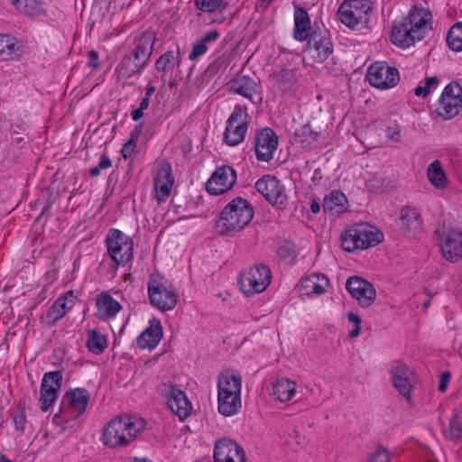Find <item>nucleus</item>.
I'll list each match as a JSON object with an SVG mask.
<instances>
[{"label": "nucleus", "mask_w": 462, "mask_h": 462, "mask_svg": "<svg viewBox=\"0 0 462 462\" xmlns=\"http://www.w3.org/2000/svg\"><path fill=\"white\" fill-rule=\"evenodd\" d=\"M296 392V383L287 378L277 379L273 385L272 395L281 402H289Z\"/></svg>", "instance_id": "obj_33"}, {"label": "nucleus", "mask_w": 462, "mask_h": 462, "mask_svg": "<svg viewBox=\"0 0 462 462\" xmlns=\"http://www.w3.org/2000/svg\"><path fill=\"white\" fill-rule=\"evenodd\" d=\"M71 310V304L67 305L66 299H58L48 310L45 315V322L48 326H53Z\"/></svg>", "instance_id": "obj_36"}, {"label": "nucleus", "mask_w": 462, "mask_h": 462, "mask_svg": "<svg viewBox=\"0 0 462 462\" xmlns=\"http://www.w3.org/2000/svg\"><path fill=\"white\" fill-rule=\"evenodd\" d=\"M156 42V34L152 31H145L138 35L133 42V48L127 52L148 64Z\"/></svg>", "instance_id": "obj_26"}, {"label": "nucleus", "mask_w": 462, "mask_h": 462, "mask_svg": "<svg viewBox=\"0 0 462 462\" xmlns=\"http://www.w3.org/2000/svg\"><path fill=\"white\" fill-rule=\"evenodd\" d=\"M361 333V326H355V328L349 332V337L355 338Z\"/></svg>", "instance_id": "obj_61"}, {"label": "nucleus", "mask_w": 462, "mask_h": 462, "mask_svg": "<svg viewBox=\"0 0 462 462\" xmlns=\"http://www.w3.org/2000/svg\"><path fill=\"white\" fill-rule=\"evenodd\" d=\"M277 254L283 260H293L296 258L295 245L291 243L285 242L279 246Z\"/></svg>", "instance_id": "obj_48"}, {"label": "nucleus", "mask_w": 462, "mask_h": 462, "mask_svg": "<svg viewBox=\"0 0 462 462\" xmlns=\"http://www.w3.org/2000/svg\"><path fill=\"white\" fill-rule=\"evenodd\" d=\"M88 66L94 69H97L99 67L98 53L92 50L88 52Z\"/></svg>", "instance_id": "obj_56"}, {"label": "nucleus", "mask_w": 462, "mask_h": 462, "mask_svg": "<svg viewBox=\"0 0 462 462\" xmlns=\"http://www.w3.org/2000/svg\"><path fill=\"white\" fill-rule=\"evenodd\" d=\"M448 46L454 51H462V23H457L447 35Z\"/></svg>", "instance_id": "obj_42"}, {"label": "nucleus", "mask_w": 462, "mask_h": 462, "mask_svg": "<svg viewBox=\"0 0 462 462\" xmlns=\"http://www.w3.org/2000/svg\"><path fill=\"white\" fill-rule=\"evenodd\" d=\"M112 166L110 158L106 154L100 155V161L97 167H93L89 170V174L92 177H97L100 174L101 170L108 169Z\"/></svg>", "instance_id": "obj_52"}, {"label": "nucleus", "mask_w": 462, "mask_h": 462, "mask_svg": "<svg viewBox=\"0 0 462 462\" xmlns=\"http://www.w3.org/2000/svg\"><path fill=\"white\" fill-rule=\"evenodd\" d=\"M87 346L90 352L99 355L107 346L106 337L97 329L89 330L88 332Z\"/></svg>", "instance_id": "obj_41"}, {"label": "nucleus", "mask_w": 462, "mask_h": 462, "mask_svg": "<svg viewBox=\"0 0 462 462\" xmlns=\"http://www.w3.org/2000/svg\"><path fill=\"white\" fill-rule=\"evenodd\" d=\"M26 15L30 16H37L42 12V4L34 0L26 1V5H23V8L20 9Z\"/></svg>", "instance_id": "obj_49"}, {"label": "nucleus", "mask_w": 462, "mask_h": 462, "mask_svg": "<svg viewBox=\"0 0 462 462\" xmlns=\"http://www.w3.org/2000/svg\"><path fill=\"white\" fill-rule=\"evenodd\" d=\"M427 175L429 180L436 189L447 187L448 180L439 161L436 160L429 165Z\"/></svg>", "instance_id": "obj_38"}, {"label": "nucleus", "mask_w": 462, "mask_h": 462, "mask_svg": "<svg viewBox=\"0 0 462 462\" xmlns=\"http://www.w3.org/2000/svg\"><path fill=\"white\" fill-rule=\"evenodd\" d=\"M319 133L314 131L309 124L297 129L294 134L295 143H300L303 149H310L317 142Z\"/></svg>", "instance_id": "obj_37"}, {"label": "nucleus", "mask_w": 462, "mask_h": 462, "mask_svg": "<svg viewBox=\"0 0 462 462\" xmlns=\"http://www.w3.org/2000/svg\"><path fill=\"white\" fill-rule=\"evenodd\" d=\"M219 37V32L217 30H212L207 32L199 42L193 44L191 52L189 55L190 60H195L199 57L205 54L208 51V44L215 42Z\"/></svg>", "instance_id": "obj_39"}, {"label": "nucleus", "mask_w": 462, "mask_h": 462, "mask_svg": "<svg viewBox=\"0 0 462 462\" xmlns=\"http://www.w3.org/2000/svg\"><path fill=\"white\" fill-rule=\"evenodd\" d=\"M214 462H246L243 448L230 439H222L216 442Z\"/></svg>", "instance_id": "obj_21"}, {"label": "nucleus", "mask_w": 462, "mask_h": 462, "mask_svg": "<svg viewBox=\"0 0 462 462\" xmlns=\"http://www.w3.org/2000/svg\"><path fill=\"white\" fill-rule=\"evenodd\" d=\"M389 184L390 180L380 176H374L367 180L366 187L369 190L374 192H383Z\"/></svg>", "instance_id": "obj_46"}, {"label": "nucleus", "mask_w": 462, "mask_h": 462, "mask_svg": "<svg viewBox=\"0 0 462 462\" xmlns=\"http://www.w3.org/2000/svg\"><path fill=\"white\" fill-rule=\"evenodd\" d=\"M277 147L278 136L273 129L265 127L255 134L254 151L258 161H271Z\"/></svg>", "instance_id": "obj_20"}, {"label": "nucleus", "mask_w": 462, "mask_h": 462, "mask_svg": "<svg viewBox=\"0 0 462 462\" xmlns=\"http://www.w3.org/2000/svg\"><path fill=\"white\" fill-rule=\"evenodd\" d=\"M90 395L84 388H76L67 392L61 401V411L72 418L82 416L88 407Z\"/></svg>", "instance_id": "obj_15"}, {"label": "nucleus", "mask_w": 462, "mask_h": 462, "mask_svg": "<svg viewBox=\"0 0 462 462\" xmlns=\"http://www.w3.org/2000/svg\"><path fill=\"white\" fill-rule=\"evenodd\" d=\"M387 132H388V137L391 140H393V141H396V142L399 140V135H400V131L399 130L388 128Z\"/></svg>", "instance_id": "obj_59"}, {"label": "nucleus", "mask_w": 462, "mask_h": 462, "mask_svg": "<svg viewBox=\"0 0 462 462\" xmlns=\"http://www.w3.org/2000/svg\"><path fill=\"white\" fill-rule=\"evenodd\" d=\"M242 378L233 371L221 373L217 380L218 411L226 417L233 416L241 409Z\"/></svg>", "instance_id": "obj_4"}, {"label": "nucleus", "mask_w": 462, "mask_h": 462, "mask_svg": "<svg viewBox=\"0 0 462 462\" xmlns=\"http://www.w3.org/2000/svg\"><path fill=\"white\" fill-rule=\"evenodd\" d=\"M97 317L102 320L114 318L121 310V304L109 292L104 291L97 295L96 300Z\"/></svg>", "instance_id": "obj_28"}, {"label": "nucleus", "mask_w": 462, "mask_h": 462, "mask_svg": "<svg viewBox=\"0 0 462 462\" xmlns=\"http://www.w3.org/2000/svg\"><path fill=\"white\" fill-rule=\"evenodd\" d=\"M308 12L300 7H295L293 37L299 42H304L310 37L312 32Z\"/></svg>", "instance_id": "obj_31"}, {"label": "nucleus", "mask_w": 462, "mask_h": 462, "mask_svg": "<svg viewBox=\"0 0 462 462\" xmlns=\"http://www.w3.org/2000/svg\"><path fill=\"white\" fill-rule=\"evenodd\" d=\"M236 181V171L231 166L224 165L213 172L206 183V189L211 195H221L229 190Z\"/></svg>", "instance_id": "obj_18"}, {"label": "nucleus", "mask_w": 462, "mask_h": 462, "mask_svg": "<svg viewBox=\"0 0 462 462\" xmlns=\"http://www.w3.org/2000/svg\"><path fill=\"white\" fill-rule=\"evenodd\" d=\"M59 299H66L67 305L71 304V309L73 308L75 304V300L77 297L74 295L73 291H67L62 297H60Z\"/></svg>", "instance_id": "obj_57"}, {"label": "nucleus", "mask_w": 462, "mask_h": 462, "mask_svg": "<svg viewBox=\"0 0 462 462\" xmlns=\"http://www.w3.org/2000/svg\"><path fill=\"white\" fill-rule=\"evenodd\" d=\"M249 116L246 107L236 106L233 113L227 120L224 133V141L229 146H235L242 143L248 129Z\"/></svg>", "instance_id": "obj_10"}, {"label": "nucleus", "mask_w": 462, "mask_h": 462, "mask_svg": "<svg viewBox=\"0 0 462 462\" xmlns=\"http://www.w3.org/2000/svg\"><path fill=\"white\" fill-rule=\"evenodd\" d=\"M333 43L326 30H315L309 38L307 54L317 62H324L333 54Z\"/></svg>", "instance_id": "obj_13"}, {"label": "nucleus", "mask_w": 462, "mask_h": 462, "mask_svg": "<svg viewBox=\"0 0 462 462\" xmlns=\"http://www.w3.org/2000/svg\"><path fill=\"white\" fill-rule=\"evenodd\" d=\"M347 319L349 322H352L355 324V326H361L362 319L356 313L350 312L347 314Z\"/></svg>", "instance_id": "obj_58"}, {"label": "nucleus", "mask_w": 462, "mask_h": 462, "mask_svg": "<svg viewBox=\"0 0 462 462\" xmlns=\"http://www.w3.org/2000/svg\"><path fill=\"white\" fill-rule=\"evenodd\" d=\"M106 244L108 254L116 265L125 264L132 260L133 241L120 230H110Z\"/></svg>", "instance_id": "obj_9"}, {"label": "nucleus", "mask_w": 462, "mask_h": 462, "mask_svg": "<svg viewBox=\"0 0 462 462\" xmlns=\"http://www.w3.org/2000/svg\"><path fill=\"white\" fill-rule=\"evenodd\" d=\"M450 377H451V374L449 372H444L441 374L440 382L439 384V392L443 393L447 390Z\"/></svg>", "instance_id": "obj_55"}, {"label": "nucleus", "mask_w": 462, "mask_h": 462, "mask_svg": "<svg viewBox=\"0 0 462 462\" xmlns=\"http://www.w3.org/2000/svg\"><path fill=\"white\" fill-rule=\"evenodd\" d=\"M400 220L402 229L408 236H416L422 231V219L420 214L414 208H402Z\"/></svg>", "instance_id": "obj_27"}, {"label": "nucleus", "mask_w": 462, "mask_h": 462, "mask_svg": "<svg viewBox=\"0 0 462 462\" xmlns=\"http://www.w3.org/2000/svg\"><path fill=\"white\" fill-rule=\"evenodd\" d=\"M446 436L454 441H457L462 438V411H454Z\"/></svg>", "instance_id": "obj_43"}, {"label": "nucleus", "mask_w": 462, "mask_h": 462, "mask_svg": "<svg viewBox=\"0 0 462 462\" xmlns=\"http://www.w3.org/2000/svg\"><path fill=\"white\" fill-rule=\"evenodd\" d=\"M346 289L363 308L371 306L376 297L374 285L359 276L349 277L346 282Z\"/></svg>", "instance_id": "obj_19"}, {"label": "nucleus", "mask_w": 462, "mask_h": 462, "mask_svg": "<svg viewBox=\"0 0 462 462\" xmlns=\"http://www.w3.org/2000/svg\"><path fill=\"white\" fill-rule=\"evenodd\" d=\"M271 281L270 268L263 263H257L240 277L239 283L243 293L249 297L265 291Z\"/></svg>", "instance_id": "obj_8"}, {"label": "nucleus", "mask_w": 462, "mask_h": 462, "mask_svg": "<svg viewBox=\"0 0 462 462\" xmlns=\"http://www.w3.org/2000/svg\"><path fill=\"white\" fill-rule=\"evenodd\" d=\"M227 66L226 60L223 58H218L214 60L208 68V70L210 73H217L222 68H226Z\"/></svg>", "instance_id": "obj_54"}, {"label": "nucleus", "mask_w": 462, "mask_h": 462, "mask_svg": "<svg viewBox=\"0 0 462 462\" xmlns=\"http://www.w3.org/2000/svg\"><path fill=\"white\" fill-rule=\"evenodd\" d=\"M143 419L136 417H115L104 427L101 441L109 448L126 447L145 429Z\"/></svg>", "instance_id": "obj_2"}, {"label": "nucleus", "mask_w": 462, "mask_h": 462, "mask_svg": "<svg viewBox=\"0 0 462 462\" xmlns=\"http://www.w3.org/2000/svg\"><path fill=\"white\" fill-rule=\"evenodd\" d=\"M230 90L253 100V96L256 93V83L250 77L242 76L231 82Z\"/></svg>", "instance_id": "obj_35"}, {"label": "nucleus", "mask_w": 462, "mask_h": 462, "mask_svg": "<svg viewBox=\"0 0 462 462\" xmlns=\"http://www.w3.org/2000/svg\"><path fill=\"white\" fill-rule=\"evenodd\" d=\"M162 393L167 398V404L171 411L180 420L188 418L191 412L192 406L185 393L171 383H162Z\"/></svg>", "instance_id": "obj_16"}, {"label": "nucleus", "mask_w": 462, "mask_h": 462, "mask_svg": "<svg viewBox=\"0 0 462 462\" xmlns=\"http://www.w3.org/2000/svg\"><path fill=\"white\" fill-rule=\"evenodd\" d=\"M441 251L445 259L449 262L462 259V231L452 229L443 236Z\"/></svg>", "instance_id": "obj_25"}, {"label": "nucleus", "mask_w": 462, "mask_h": 462, "mask_svg": "<svg viewBox=\"0 0 462 462\" xmlns=\"http://www.w3.org/2000/svg\"><path fill=\"white\" fill-rule=\"evenodd\" d=\"M439 84V80L437 77L426 78L424 85L418 86L415 88L414 93L417 97L425 98L429 96L431 89L436 88Z\"/></svg>", "instance_id": "obj_45"}, {"label": "nucleus", "mask_w": 462, "mask_h": 462, "mask_svg": "<svg viewBox=\"0 0 462 462\" xmlns=\"http://www.w3.org/2000/svg\"><path fill=\"white\" fill-rule=\"evenodd\" d=\"M156 88L154 86H148L146 88L145 97L150 99V97L154 94Z\"/></svg>", "instance_id": "obj_63"}, {"label": "nucleus", "mask_w": 462, "mask_h": 462, "mask_svg": "<svg viewBox=\"0 0 462 462\" xmlns=\"http://www.w3.org/2000/svg\"><path fill=\"white\" fill-rule=\"evenodd\" d=\"M328 285L329 280L326 275L312 273L301 280L300 289L308 296L320 295L325 291Z\"/></svg>", "instance_id": "obj_30"}, {"label": "nucleus", "mask_w": 462, "mask_h": 462, "mask_svg": "<svg viewBox=\"0 0 462 462\" xmlns=\"http://www.w3.org/2000/svg\"><path fill=\"white\" fill-rule=\"evenodd\" d=\"M273 79L277 88L284 93L292 91L295 88L296 76L291 69H282L273 75Z\"/></svg>", "instance_id": "obj_40"}, {"label": "nucleus", "mask_w": 462, "mask_h": 462, "mask_svg": "<svg viewBox=\"0 0 462 462\" xmlns=\"http://www.w3.org/2000/svg\"><path fill=\"white\" fill-rule=\"evenodd\" d=\"M143 116V110L137 108L132 112V118L134 121H138Z\"/></svg>", "instance_id": "obj_60"}, {"label": "nucleus", "mask_w": 462, "mask_h": 462, "mask_svg": "<svg viewBox=\"0 0 462 462\" xmlns=\"http://www.w3.org/2000/svg\"><path fill=\"white\" fill-rule=\"evenodd\" d=\"M432 29V14L425 7L413 6L408 15L392 27L391 41L402 48L412 46Z\"/></svg>", "instance_id": "obj_1"}, {"label": "nucleus", "mask_w": 462, "mask_h": 462, "mask_svg": "<svg viewBox=\"0 0 462 462\" xmlns=\"http://www.w3.org/2000/svg\"><path fill=\"white\" fill-rule=\"evenodd\" d=\"M23 54V46L9 34L0 35V57L5 60H16Z\"/></svg>", "instance_id": "obj_32"}, {"label": "nucleus", "mask_w": 462, "mask_h": 462, "mask_svg": "<svg viewBox=\"0 0 462 462\" xmlns=\"http://www.w3.org/2000/svg\"><path fill=\"white\" fill-rule=\"evenodd\" d=\"M254 215V207L246 199L236 197L221 211L217 227L221 235L233 236L243 230Z\"/></svg>", "instance_id": "obj_3"}, {"label": "nucleus", "mask_w": 462, "mask_h": 462, "mask_svg": "<svg viewBox=\"0 0 462 462\" xmlns=\"http://www.w3.org/2000/svg\"><path fill=\"white\" fill-rule=\"evenodd\" d=\"M224 0H194L196 7L205 13H213L217 11L223 4Z\"/></svg>", "instance_id": "obj_47"}, {"label": "nucleus", "mask_w": 462, "mask_h": 462, "mask_svg": "<svg viewBox=\"0 0 462 462\" xmlns=\"http://www.w3.org/2000/svg\"><path fill=\"white\" fill-rule=\"evenodd\" d=\"M310 209L314 214L319 213L320 210V206L317 201H313L310 205Z\"/></svg>", "instance_id": "obj_64"}, {"label": "nucleus", "mask_w": 462, "mask_h": 462, "mask_svg": "<svg viewBox=\"0 0 462 462\" xmlns=\"http://www.w3.org/2000/svg\"><path fill=\"white\" fill-rule=\"evenodd\" d=\"M173 183L171 164L168 162H162L154 178L155 199L158 202L165 201L169 198Z\"/></svg>", "instance_id": "obj_24"}, {"label": "nucleus", "mask_w": 462, "mask_h": 462, "mask_svg": "<svg viewBox=\"0 0 462 462\" xmlns=\"http://www.w3.org/2000/svg\"><path fill=\"white\" fill-rule=\"evenodd\" d=\"M148 294L151 303L162 311L171 310L177 304V293L171 285L159 275L150 276Z\"/></svg>", "instance_id": "obj_7"}, {"label": "nucleus", "mask_w": 462, "mask_h": 462, "mask_svg": "<svg viewBox=\"0 0 462 462\" xmlns=\"http://www.w3.org/2000/svg\"><path fill=\"white\" fill-rule=\"evenodd\" d=\"M393 383L400 394L411 401V392L413 388V372L402 362H397L392 370Z\"/></svg>", "instance_id": "obj_23"}, {"label": "nucleus", "mask_w": 462, "mask_h": 462, "mask_svg": "<svg viewBox=\"0 0 462 462\" xmlns=\"http://www.w3.org/2000/svg\"><path fill=\"white\" fill-rule=\"evenodd\" d=\"M382 240L383 234L377 228L358 223L341 235V246L345 251L351 253L377 245Z\"/></svg>", "instance_id": "obj_5"}, {"label": "nucleus", "mask_w": 462, "mask_h": 462, "mask_svg": "<svg viewBox=\"0 0 462 462\" xmlns=\"http://www.w3.org/2000/svg\"><path fill=\"white\" fill-rule=\"evenodd\" d=\"M12 418L15 430L23 433L26 422V416L24 410L21 407V404H19L18 410L12 414Z\"/></svg>", "instance_id": "obj_51"}, {"label": "nucleus", "mask_w": 462, "mask_h": 462, "mask_svg": "<svg viewBox=\"0 0 462 462\" xmlns=\"http://www.w3.org/2000/svg\"><path fill=\"white\" fill-rule=\"evenodd\" d=\"M462 108V87L453 81L448 84L439 100L437 113L444 119H451L457 116Z\"/></svg>", "instance_id": "obj_11"}, {"label": "nucleus", "mask_w": 462, "mask_h": 462, "mask_svg": "<svg viewBox=\"0 0 462 462\" xmlns=\"http://www.w3.org/2000/svg\"><path fill=\"white\" fill-rule=\"evenodd\" d=\"M134 55L126 52L122 57L120 62L116 69V76L118 82H122L123 85H131L130 79L134 76L141 73L143 69L147 66V63L139 60Z\"/></svg>", "instance_id": "obj_22"}, {"label": "nucleus", "mask_w": 462, "mask_h": 462, "mask_svg": "<svg viewBox=\"0 0 462 462\" xmlns=\"http://www.w3.org/2000/svg\"><path fill=\"white\" fill-rule=\"evenodd\" d=\"M149 104H150V99L148 97H143L140 103V106L139 108L141 110H145L149 107Z\"/></svg>", "instance_id": "obj_62"}, {"label": "nucleus", "mask_w": 462, "mask_h": 462, "mask_svg": "<svg viewBox=\"0 0 462 462\" xmlns=\"http://www.w3.org/2000/svg\"><path fill=\"white\" fill-rule=\"evenodd\" d=\"M368 462H390V452L384 448H379Z\"/></svg>", "instance_id": "obj_53"}, {"label": "nucleus", "mask_w": 462, "mask_h": 462, "mask_svg": "<svg viewBox=\"0 0 462 462\" xmlns=\"http://www.w3.org/2000/svg\"><path fill=\"white\" fill-rule=\"evenodd\" d=\"M255 189L272 205L279 208L287 203V195L280 180L271 175H265L255 182Z\"/></svg>", "instance_id": "obj_14"}, {"label": "nucleus", "mask_w": 462, "mask_h": 462, "mask_svg": "<svg viewBox=\"0 0 462 462\" xmlns=\"http://www.w3.org/2000/svg\"><path fill=\"white\" fill-rule=\"evenodd\" d=\"M140 134V130L135 128L131 134V138L125 143L122 148V154L125 158L129 157L134 151L136 142Z\"/></svg>", "instance_id": "obj_50"}, {"label": "nucleus", "mask_w": 462, "mask_h": 462, "mask_svg": "<svg viewBox=\"0 0 462 462\" xmlns=\"http://www.w3.org/2000/svg\"><path fill=\"white\" fill-rule=\"evenodd\" d=\"M366 78L372 86L381 89L393 88L400 81L398 69L385 61H376L371 64Z\"/></svg>", "instance_id": "obj_12"}, {"label": "nucleus", "mask_w": 462, "mask_h": 462, "mask_svg": "<svg viewBox=\"0 0 462 462\" xmlns=\"http://www.w3.org/2000/svg\"><path fill=\"white\" fill-rule=\"evenodd\" d=\"M175 57L172 51H168L161 55L155 61V68L158 71L168 72L174 68Z\"/></svg>", "instance_id": "obj_44"}, {"label": "nucleus", "mask_w": 462, "mask_h": 462, "mask_svg": "<svg viewBox=\"0 0 462 462\" xmlns=\"http://www.w3.org/2000/svg\"><path fill=\"white\" fill-rule=\"evenodd\" d=\"M372 6L367 0H345L337 10L338 20L351 29L366 27Z\"/></svg>", "instance_id": "obj_6"}, {"label": "nucleus", "mask_w": 462, "mask_h": 462, "mask_svg": "<svg viewBox=\"0 0 462 462\" xmlns=\"http://www.w3.org/2000/svg\"><path fill=\"white\" fill-rule=\"evenodd\" d=\"M62 373L53 371L43 375L41 385V410L46 412L57 400L58 393L61 387Z\"/></svg>", "instance_id": "obj_17"}, {"label": "nucleus", "mask_w": 462, "mask_h": 462, "mask_svg": "<svg viewBox=\"0 0 462 462\" xmlns=\"http://www.w3.org/2000/svg\"><path fill=\"white\" fill-rule=\"evenodd\" d=\"M162 337V327L157 319L150 321V326L137 337L140 348H154Z\"/></svg>", "instance_id": "obj_29"}, {"label": "nucleus", "mask_w": 462, "mask_h": 462, "mask_svg": "<svg viewBox=\"0 0 462 462\" xmlns=\"http://www.w3.org/2000/svg\"><path fill=\"white\" fill-rule=\"evenodd\" d=\"M346 196L338 191L333 190L329 195L326 196L323 201V209L326 213L331 215H338L346 209Z\"/></svg>", "instance_id": "obj_34"}]
</instances>
